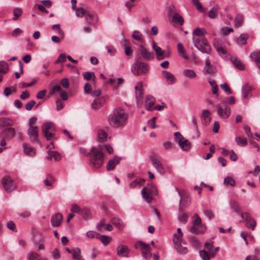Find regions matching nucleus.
Listing matches in <instances>:
<instances>
[{
	"instance_id": "nucleus-34",
	"label": "nucleus",
	"mask_w": 260,
	"mask_h": 260,
	"mask_svg": "<svg viewBox=\"0 0 260 260\" xmlns=\"http://www.w3.org/2000/svg\"><path fill=\"white\" fill-rule=\"evenodd\" d=\"M103 106V103L99 99H95L91 105V108L94 110H97Z\"/></svg>"
},
{
	"instance_id": "nucleus-51",
	"label": "nucleus",
	"mask_w": 260,
	"mask_h": 260,
	"mask_svg": "<svg viewBox=\"0 0 260 260\" xmlns=\"http://www.w3.org/2000/svg\"><path fill=\"white\" fill-rule=\"evenodd\" d=\"M200 256L203 260H210V257L209 253L205 250H202L199 252Z\"/></svg>"
},
{
	"instance_id": "nucleus-35",
	"label": "nucleus",
	"mask_w": 260,
	"mask_h": 260,
	"mask_svg": "<svg viewBox=\"0 0 260 260\" xmlns=\"http://www.w3.org/2000/svg\"><path fill=\"white\" fill-rule=\"evenodd\" d=\"M73 258L74 260H84L81 255V250L79 248H76L74 249Z\"/></svg>"
},
{
	"instance_id": "nucleus-10",
	"label": "nucleus",
	"mask_w": 260,
	"mask_h": 260,
	"mask_svg": "<svg viewBox=\"0 0 260 260\" xmlns=\"http://www.w3.org/2000/svg\"><path fill=\"white\" fill-rule=\"evenodd\" d=\"M218 116L222 119L228 118L231 115V109L221 102L216 105Z\"/></svg>"
},
{
	"instance_id": "nucleus-14",
	"label": "nucleus",
	"mask_w": 260,
	"mask_h": 260,
	"mask_svg": "<svg viewBox=\"0 0 260 260\" xmlns=\"http://www.w3.org/2000/svg\"><path fill=\"white\" fill-rule=\"evenodd\" d=\"M151 162L154 167L161 174H164L166 171L159 159L156 156L151 157Z\"/></svg>"
},
{
	"instance_id": "nucleus-2",
	"label": "nucleus",
	"mask_w": 260,
	"mask_h": 260,
	"mask_svg": "<svg viewBox=\"0 0 260 260\" xmlns=\"http://www.w3.org/2000/svg\"><path fill=\"white\" fill-rule=\"evenodd\" d=\"M207 34L204 28H196L192 32L194 46L202 53L210 54L211 48L204 35Z\"/></svg>"
},
{
	"instance_id": "nucleus-47",
	"label": "nucleus",
	"mask_w": 260,
	"mask_h": 260,
	"mask_svg": "<svg viewBox=\"0 0 260 260\" xmlns=\"http://www.w3.org/2000/svg\"><path fill=\"white\" fill-rule=\"evenodd\" d=\"M27 258L28 260H39V255L34 252L31 251L27 254Z\"/></svg>"
},
{
	"instance_id": "nucleus-39",
	"label": "nucleus",
	"mask_w": 260,
	"mask_h": 260,
	"mask_svg": "<svg viewBox=\"0 0 260 260\" xmlns=\"http://www.w3.org/2000/svg\"><path fill=\"white\" fill-rule=\"evenodd\" d=\"M173 242L175 248L181 245L182 242V234H175L174 235Z\"/></svg>"
},
{
	"instance_id": "nucleus-60",
	"label": "nucleus",
	"mask_w": 260,
	"mask_h": 260,
	"mask_svg": "<svg viewBox=\"0 0 260 260\" xmlns=\"http://www.w3.org/2000/svg\"><path fill=\"white\" fill-rule=\"evenodd\" d=\"M175 248L180 254H185L187 252V248L186 247H182L181 245L176 247Z\"/></svg>"
},
{
	"instance_id": "nucleus-61",
	"label": "nucleus",
	"mask_w": 260,
	"mask_h": 260,
	"mask_svg": "<svg viewBox=\"0 0 260 260\" xmlns=\"http://www.w3.org/2000/svg\"><path fill=\"white\" fill-rule=\"evenodd\" d=\"M244 129L245 131V134L247 135V137L249 138H252L253 137V135L251 133V129L250 127L246 125H245L244 126Z\"/></svg>"
},
{
	"instance_id": "nucleus-15",
	"label": "nucleus",
	"mask_w": 260,
	"mask_h": 260,
	"mask_svg": "<svg viewBox=\"0 0 260 260\" xmlns=\"http://www.w3.org/2000/svg\"><path fill=\"white\" fill-rule=\"evenodd\" d=\"M2 184L5 190L7 192H10L16 187V183L13 180H2Z\"/></svg>"
},
{
	"instance_id": "nucleus-63",
	"label": "nucleus",
	"mask_w": 260,
	"mask_h": 260,
	"mask_svg": "<svg viewBox=\"0 0 260 260\" xmlns=\"http://www.w3.org/2000/svg\"><path fill=\"white\" fill-rule=\"evenodd\" d=\"M7 227L9 229L13 231V232H16V228L15 223L12 221H9L7 223Z\"/></svg>"
},
{
	"instance_id": "nucleus-52",
	"label": "nucleus",
	"mask_w": 260,
	"mask_h": 260,
	"mask_svg": "<svg viewBox=\"0 0 260 260\" xmlns=\"http://www.w3.org/2000/svg\"><path fill=\"white\" fill-rule=\"evenodd\" d=\"M233 63L236 68L241 70H244V66L240 60L235 59L233 60Z\"/></svg>"
},
{
	"instance_id": "nucleus-44",
	"label": "nucleus",
	"mask_w": 260,
	"mask_h": 260,
	"mask_svg": "<svg viewBox=\"0 0 260 260\" xmlns=\"http://www.w3.org/2000/svg\"><path fill=\"white\" fill-rule=\"evenodd\" d=\"M99 239H100L102 243L105 246L107 245L111 240V237L106 235L100 236V238Z\"/></svg>"
},
{
	"instance_id": "nucleus-32",
	"label": "nucleus",
	"mask_w": 260,
	"mask_h": 260,
	"mask_svg": "<svg viewBox=\"0 0 260 260\" xmlns=\"http://www.w3.org/2000/svg\"><path fill=\"white\" fill-rule=\"evenodd\" d=\"M235 141L238 145L241 147H245L248 144L247 140L243 137L238 136L235 138Z\"/></svg>"
},
{
	"instance_id": "nucleus-12",
	"label": "nucleus",
	"mask_w": 260,
	"mask_h": 260,
	"mask_svg": "<svg viewBox=\"0 0 260 260\" xmlns=\"http://www.w3.org/2000/svg\"><path fill=\"white\" fill-rule=\"evenodd\" d=\"M138 52L144 60H150L154 58V55L153 52L148 51V50L142 45L140 46Z\"/></svg>"
},
{
	"instance_id": "nucleus-46",
	"label": "nucleus",
	"mask_w": 260,
	"mask_h": 260,
	"mask_svg": "<svg viewBox=\"0 0 260 260\" xmlns=\"http://www.w3.org/2000/svg\"><path fill=\"white\" fill-rule=\"evenodd\" d=\"M86 11L89 10H84L82 7L77 8L76 10V14L78 17H82L84 15L86 16Z\"/></svg>"
},
{
	"instance_id": "nucleus-42",
	"label": "nucleus",
	"mask_w": 260,
	"mask_h": 260,
	"mask_svg": "<svg viewBox=\"0 0 260 260\" xmlns=\"http://www.w3.org/2000/svg\"><path fill=\"white\" fill-rule=\"evenodd\" d=\"M219 9V7L212 8L209 12L208 16L210 18H215L217 16L218 11Z\"/></svg>"
},
{
	"instance_id": "nucleus-20",
	"label": "nucleus",
	"mask_w": 260,
	"mask_h": 260,
	"mask_svg": "<svg viewBox=\"0 0 260 260\" xmlns=\"http://www.w3.org/2000/svg\"><path fill=\"white\" fill-rule=\"evenodd\" d=\"M120 159L121 158L117 156H114L112 159L109 160L108 162L107 165V169L108 171L113 170L115 166L119 164Z\"/></svg>"
},
{
	"instance_id": "nucleus-25",
	"label": "nucleus",
	"mask_w": 260,
	"mask_h": 260,
	"mask_svg": "<svg viewBox=\"0 0 260 260\" xmlns=\"http://www.w3.org/2000/svg\"><path fill=\"white\" fill-rule=\"evenodd\" d=\"M46 158L48 160L53 159L55 161H58L60 159V155L56 151H48Z\"/></svg>"
},
{
	"instance_id": "nucleus-6",
	"label": "nucleus",
	"mask_w": 260,
	"mask_h": 260,
	"mask_svg": "<svg viewBox=\"0 0 260 260\" xmlns=\"http://www.w3.org/2000/svg\"><path fill=\"white\" fill-rule=\"evenodd\" d=\"M42 130L47 140H50L55 134L56 128L53 123L49 122L42 125Z\"/></svg>"
},
{
	"instance_id": "nucleus-43",
	"label": "nucleus",
	"mask_w": 260,
	"mask_h": 260,
	"mask_svg": "<svg viewBox=\"0 0 260 260\" xmlns=\"http://www.w3.org/2000/svg\"><path fill=\"white\" fill-rule=\"evenodd\" d=\"M231 207L234 210V211L239 214L241 212V209L239 207L238 203L235 201H231Z\"/></svg>"
},
{
	"instance_id": "nucleus-31",
	"label": "nucleus",
	"mask_w": 260,
	"mask_h": 260,
	"mask_svg": "<svg viewBox=\"0 0 260 260\" xmlns=\"http://www.w3.org/2000/svg\"><path fill=\"white\" fill-rule=\"evenodd\" d=\"M243 22V16L241 14H237L234 20L235 26L238 27H241L242 25Z\"/></svg>"
},
{
	"instance_id": "nucleus-3",
	"label": "nucleus",
	"mask_w": 260,
	"mask_h": 260,
	"mask_svg": "<svg viewBox=\"0 0 260 260\" xmlns=\"http://www.w3.org/2000/svg\"><path fill=\"white\" fill-rule=\"evenodd\" d=\"M128 116L123 109H115L113 114L109 116V124L114 127H118L123 125L127 120Z\"/></svg>"
},
{
	"instance_id": "nucleus-16",
	"label": "nucleus",
	"mask_w": 260,
	"mask_h": 260,
	"mask_svg": "<svg viewBox=\"0 0 260 260\" xmlns=\"http://www.w3.org/2000/svg\"><path fill=\"white\" fill-rule=\"evenodd\" d=\"M129 250L128 247L125 245H119L116 248L117 255L122 257H129Z\"/></svg>"
},
{
	"instance_id": "nucleus-56",
	"label": "nucleus",
	"mask_w": 260,
	"mask_h": 260,
	"mask_svg": "<svg viewBox=\"0 0 260 260\" xmlns=\"http://www.w3.org/2000/svg\"><path fill=\"white\" fill-rule=\"evenodd\" d=\"M204 214L206 217H207L209 219H211L214 217V214L212 210L208 209H205L204 210Z\"/></svg>"
},
{
	"instance_id": "nucleus-45",
	"label": "nucleus",
	"mask_w": 260,
	"mask_h": 260,
	"mask_svg": "<svg viewBox=\"0 0 260 260\" xmlns=\"http://www.w3.org/2000/svg\"><path fill=\"white\" fill-rule=\"evenodd\" d=\"M172 19L174 22L178 23L180 25H182L184 22L183 18L178 14H174Z\"/></svg>"
},
{
	"instance_id": "nucleus-19",
	"label": "nucleus",
	"mask_w": 260,
	"mask_h": 260,
	"mask_svg": "<svg viewBox=\"0 0 260 260\" xmlns=\"http://www.w3.org/2000/svg\"><path fill=\"white\" fill-rule=\"evenodd\" d=\"M16 132L14 127H10L4 129L1 133V135L6 138L12 139L15 135Z\"/></svg>"
},
{
	"instance_id": "nucleus-59",
	"label": "nucleus",
	"mask_w": 260,
	"mask_h": 260,
	"mask_svg": "<svg viewBox=\"0 0 260 260\" xmlns=\"http://www.w3.org/2000/svg\"><path fill=\"white\" fill-rule=\"evenodd\" d=\"M221 32L225 36L228 35L230 32L234 31L232 28H229L227 27H223L221 29Z\"/></svg>"
},
{
	"instance_id": "nucleus-36",
	"label": "nucleus",
	"mask_w": 260,
	"mask_h": 260,
	"mask_svg": "<svg viewBox=\"0 0 260 260\" xmlns=\"http://www.w3.org/2000/svg\"><path fill=\"white\" fill-rule=\"evenodd\" d=\"M23 147L24 149V152L27 155H32L35 154V150L33 148L29 145L26 144H23Z\"/></svg>"
},
{
	"instance_id": "nucleus-7",
	"label": "nucleus",
	"mask_w": 260,
	"mask_h": 260,
	"mask_svg": "<svg viewBox=\"0 0 260 260\" xmlns=\"http://www.w3.org/2000/svg\"><path fill=\"white\" fill-rule=\"evenodd\" d=\"M149 71L148 66L143 62H139L134 64L132 67V71L135 75L140 76L145 74Z\"/></svg>"
},
{
	"instance_id": "nucleus-37",
	"label": "nucleus",
	"mask_w": 260,
	"mask_h": 260,
	"mask_svg": "<svg viewBox=\"0 0 260 260\" xmlns=\"http://www.w3.org/2000/svg\"><path fill=\"white\" fill-rule=\"evenodd\" d=\"M177 49L178 53L180 55L182 56L185 59H188V56L185 54V49L181 43H178Z\"/></svg>"
},
{
	"instance_id": "nucleus-23",
	"label": "nucleus",
	"mask_w": 260,
	"mask_h": 260,
	"mask_svg": "<svg viewBox=\"0 0 260 260\" xmlns=\"http://www.w3.org/2000/svg\"><path fill=\"white\" fill-rule=\"evenodd\" d=\"M62 221V215L60 213H57L51 218V223L54 226L60 225Z\"/></svg>"
},
{
	"instance_id": "nucleus-30",
	"label": "nucleus",
	"mask_w": 260,
	"mask_h": 260,
	"mask_svg": "<svg viewBox=\"0 0 260 260\" xmlns=\"http://www.w3.org/2000/svg\"><path fill=\"white\" fill-rule=\"evenodd\" d=\"M250 58L253 59L256 66H260V51H254L250 53Z\"/></svg>"
},
{
	"instance_id": "nucleus-18",
	"label": "nucleus",
	"mask_w": 260,
	"mask_h": 260,
	"mask_svg": "<svg viewBox=\"0 0 260 260\" xmlns=\"http://www.w3.org/2000/svg\"><path fill=\"white\" fill-rule=\"evenodd\" d=\"M27 134L31 138V140L38 142V130L37 126H30L27 131Z\"/></svg>"
},
{
	"instance_id": "nucleus-54",
	"label": "nucleus",
	"mask_w": 260,
	"mask_h": 260,
	"mask_svg": "<svg viewBox=\"0 0 260 260\" xmlns=\"http://www.w3.org/2000/svg\"><path fill=\"white\" fill-rule=\"evenodd\" d=\"M250 91V87L247 85H245L242 87V91L243 93V98L246 99Z\"/></svg>"
},
{
	"instance_id": "nucleus-24",
	"label": "nucleus",
	"mask_w": 260,
	"mask_h": 260,
	"mask_svg": "<svg viewBox=\"0 0 260 260\" xmlns=\"http://www.w3.org/2000/svg\"><path fill=\"white\" fill-rule=\"evenodd\" d=\"M162 73L169 84H173L175 83L176 79L172 73L166 71H162Z\"/></svg>"
},
{
	"instance_id": "nucleus-40",
	"label": "nucleus",
	"mask_w": 260,
	"mask_h": 260,
	"mask_svg": "<svg viewBox=\"0 0 260 260\" xmlns=\"http://www.w3.org/2000/svg\"><path fill=\"white\" fill-rule=\"evenodd\" d=\"M183 75L187 78L192 79L196 77V73L192 70H185L183 72Z\"/></svg>"
},
{
	"instance_id": "nucleus-13",
	"label": "nucleus",
	"mask_w": 260,
	"mask_h": 260,
	"mask_svg": "<svg viewBox=\"0 0 260 260\" xmlns=\"http://www.w3.org/2000/svg\"><path fill=\"white\" fill-rule=\"evenodd\" d=\"M152 48L156 52L158 60H162L166 57H169L170 56V54L169 51L167 53H165V51L162 50L160 47L157 46L154 42L152 43Z\"/></svg>"
},
{
	"instance_id": "nucleus-26",
	"label": "nucleus",
	"mask_w": 260,
	"mask_h": 260,
	"mask_svg": "<svg viewBox=\"0 0 260 260\" xmlns=\"http://www.w3.org/2000/svg\"><path fill=\"white\" fill-rule=\"evenodd\" d=\"M9 70L8 64L7 62L0 61V82L2 81V74H6Z\"/></svg>"
},
{
	"instance_id": "nucleus-27",
	"label": "nucleus",
	"mask_w": 260,
	"mask_h": 260,
	"mask_svg": "<svg viewBox=\"0 0 260 260\" xmlns=\"http://www.w3.org/2000/svg\"><path fill=\"white\" fill-rule=\"evenodd\" d=\"M248 38L249 36L246 34H241L236 40L237 44L240 46L245 45Z\"/></svg>"
},
{
	"instance_id": "nucleus-4",
	"label": "nucleus",
	"mask_w": 260,
	"mask_h": 260,
	"mask_svg": "<svg viewBox=\"0 0 260 260\" xmlns=\"http://www.w3.org/2000/svg\"><path fill=\"white\" fill-rule=\"evenodd\" d=\"M193 218L192 226L191 228L190 231L194 234H199L203 233L206 230V227L202 223V219L197 213H196Z\"/></svg>"
},
{
	"instance_id": "nucleus-58",
	"label": "nucleus",
	"mask_w": 260,
	"mask_h": 260,
	"mask_svg": "<svg viewBox=\"0 0 260 260\" xmlns=\"http://www.w3.org/2000/svg\"><path fill=\"white\" fill-rule=\"evenodd\" d=\"M52 28L53 29H57L58 33L60 35V37L61 38H63V37H64V33H63L62 30L60 28V24H54L52 26Z\"/></svg>"
},
{
	"instance_id": "nucleus-22",
	"label": "nucleus",
	"mask_w": 260,
	"mask_h": 260,
	"mask_svg": "<svg viewBox=\"0 0 260 260\" xmlns=\"http://www.w3.org/2000/svg\"><path fill=\"white\" fill-rule=\"evenodd\" d=\"M155 103V99L150 95L146 96L145 100V108L148 111L152 110V107Z\"/></svg>"
},
{
	"instance_id": "nucleus-21",
	"label": "nucleus",
	"mask_w": 260,
	"mask_h": 260,
	"mask_svg": "<svg viewBox=\"0 0 260 260\" xmlns=\"http://www.w3.org/2000/svg\"><path fill=\"white\" fill-rule=\"evenodd\" d=\"M179 196H180V203L184 206H187L190 203L189 198V194L188 192H179Z\"/></svg>"
},
{
	"instance_id": "nucleus-55",
	"label": "nucleus",
	"mask_w": 260,
	"mask_h": 260,
	"mask_svg": "<svg viewBox=\"0 0 260 260\" xmlns=\"http://www.w3.org/2000/svg\"><path fill=\"white\" fill-rule=\"evenodd\" d=\"M111 222L116 227L120 229L122 227V223L120 219L113 218L111 219Z\"/></svg>"
},
{
	"instance_id": "nucleus-49",
	"label": "nucleus",
	"mask_w": 260,
	"mask_h": 260,
	"mask_svg": "<svg viewBox=\"0 0 260 260\" xmlns=\"http://www.w3.org/2000/svg\"><path fill=\"white\" fill-rule=\"evenodd\" d=\"M22 11L21 9L19 8H15L13 11L14 17L13 18V20H16L22 15Z\"/></svg>"
},
{
	"instance_id": "nucleus-41",
	"label": "nucleus",
	"mask_w": 260,
	"mask_h": 260,
	"mask_svg": "<svg viewBox=\"0 0 260 260\" xmlns=\"http://www.w3.org/2000/svg\"><path fill=\"white\" fill-rule=\"evenodd\" d=\"M83 76L86 80H90L92 78L93 80L95 81L96 79L94 72H86L83 73Z\"/></svg>"
},
{
	"instance_id": "nucleus-50",
	"label": "nucleus",
	"mask_w": 260,
	"mask_h": 260,
	"mask_svg": "<svg viewBox=\"0 0 260 260\" xmlns=\"http://www.w3.org/2000/svg\"><path fill=\"white\" fill-rule=\"evenodd\" d=\"M71 211L73 212L77 213L79 214H83V210L81 209L77 204H74L72 205Z\"/></svg>"
},
{
	"instance_id": "nucleus-53",
	"label": "nucleus",
	"mask_w": 260,
	"mask_h": 260,
	"mask_svg": "<svg viewBox=\"0 0 260 260\" xmlns=\"http://www.w3.org/2000/svg\"><path fill=\"white\" fill-rule=\"evenodd\" d=\"M86 236L89 238H96L99 239L100 238V234L94 231H89L86 233Z\"/></svg>"
},
{
	"instance_id": "nucleus-38",
	"label": "nucleus",
	"mask_w": 260,
	"mask_h": 260,
	"mask_svg": "<svg viewBox=\"0 0 260 260\" xmlns=\"http://www.w3.org/2000/svg\"><path fill=\"white\" fill-rule=\"evenodd\" d=\"M132 37L134 39L140 42H143L144 41L143 35L139 30H134Z\"/></svg>"
},
{
	"instance_id": "nucleus-9",
	"label": "nucleus",
	"mask_w": 260,
	"mask_h": 260,
	"mask_svg": "<svg viewBox=\"0 0 260 260\" xmlns=\"http://www.w3.org/2000/svg\"><path fill=\"white\" fill-rule=\"evenodd\" d=\"M156 192L155 186L151 183H148L147 186L143 188L141 191L143 198L148 203H150L151 199L150 194H154Z\"/></svg>"
},
{
	"instance_id": "nucleus-8",
	"label": "nucleus",
	"mask_w": 260,
	"mask_h": 260,
	"mask_svg": "<svg viewBox=\"0 0 260 260\" xmlns=\"http://www.w3.org/2000/svg\"><path fill=\"white\" fill-rule=\"evenodd\" d=\"M135 248H140L142 251V256L145 259H149L152 256L150 244H147L142 241H138L135 243Z\"/></svg>"
},
{
	"instance_id": "nucleus-17",
	"label": "nucleus",
	"mask_w": 260,
	"mask_h": 260,
	"mask_svg": "<svg viewBox=\"0 0 260 260\" xmlns=\"http://www.w3.org/2000/svg\"><path fill=\"white\" fill-rule=\"evenodd\" d=\"M85 20L89 25H94L97 23L98 17L95 13L89 11H86Z\"/></svg>"
},
{
	"instance_id": "nucleus-28",
	"label": "nucleus",
	"mask_w": 260,
	"mask_h": 260,
	"mask_svg": "<svg viewBox=\"0 0 260 260\" xmlns=\"http://www.w3.org/2000/svg\"><path fill=\"white\" fill-rule=\"evenodd\" d=\"M14 124V121L9 118L1 117L0 126H12Z\"/></svg>"
},
{
	"instance_id": "nucleus-62",
	"label": "nucleus",
	"mask_w": 260,
	"mask_h": 260,
	"mask_svg": "<svg viewBox=\"0 0 260 260\" xmlns=\"http://www.w3.org/2000/svg\"><path fill=\"white\" fill-rule=\"evenodd\" d=\"M193 5L196 6L198 11L201 12L205 11V9L203 8L202 4L199 1H193Z\"/></svg>"
},
{
	"instance_id": "nucleus-33",
	"label": "nucleus",
	"mask_w": 260,
	"mask_h": 260,
	"mask_svg": "<svg viewBox=\"0 0 260 260\" xmlns=\"http://www.w3.org/2000/svg\"><path fill=\"white\" fill-rule=\"evenodd\" d=\"M210 113L207 110L202 111V116L204 118L203 122L205 124H208L211 121V118L210 117Z\"/></svg>"
},
{
	"instance_id": "nucleus-5",
	"label": "nucleus",
	"mask_w": 260,
	"mask_h": 260,
	"mask_svg": "<svg viewBox=\"0 0 260 260\" xmlns=\"http://www.w3.org/2000/svg\"><path fill=\"white\" fill-rule=\"evenodd\" d=\"M175 140L183 151H188L191 148V143L181 134L180 132L174 134Z\"/></svg>"
},
{
	"instance_id": "nucleus-57",
	"label": "nucleus",
	"mask_w": 260,
	"mask_h": 260,
	"mask_svg": "<svg viewBox=\"0 0 260 260\" xmlns=\"http://www.w3.org/2000/svg\"><path fill=\"white\" fill-rule=\"evenodd\" d=\"M220 87L227 94H231L232 93V91L227 83H224L221 84Z\"/></svg>"
},
{
	"instance_id": "nucleus-29",
	"label": "nucleus",
	"mask_w": 260,
	"mask_h": 260,
	"mask_svg": "<svg viewBox=\"0 0 260 260\" xmlns=\"http://www.w3.org/2000/svg\"><path fill=\"white\" fill-rule=\"evenodd\" d=\"M108 134L103 129H100L98 132V139L100 142H105L107 141Z\"/></svg>"
},
{
	"instance_id": "nucleus-1",
	"label": "nucleus",
	"mask_w": 260,
	"mask_h": 260,
	"mask_svg": "<svg viewBox=\"0 0 260 260\" xmlns=\"http://www.w3.org/2000/svg\"><path fill=\"white\" fill-rule=\"evenodd\" d=\"M106 152L109 154L113 153V149L110 145L99 144L97 147H92L88 154L90 165L95 168H100L104 162L103 154Z\"/></svg>"
},
{
	"instance_id": "nucleus-64",
	"label": "nucleus",
	"mask_w": 260,
	"mask_h": 260,
	"mask_svg": "<svg viewBox=\"0 0 260 260\" xmlns=\"http://www.w3.org/2000/svg\"><path fill=\"white\" fill-rule=\"evenodd\" d=\"M60 83L63 87L66 89L68 88L70 85L68 79L67 78H63L61 80Z\"/></svg>"
},
{
	"instance_id": "nucleus-11",
	"label": "nucleus",
	"mask_w": 260,
	"mask_h": 260,
	"mask_svg": "<svg viewBox=\"0 0 260 260\" xmlns=\"http://www.w3.org/2000/svg\"><path fill=\"white\" fill-rule=\"evenodd\" d=\"M240 216L242 219L241 222L245 221L247 228L254 230L256 224V221L248 212H242Z\"/></svg>"
},
{
	"instance_id": "nucleus-48",
	"label": "nucleus",
	"mask_w": 260,
	"mask_h": 260,
	"mask_svg": "<svg viewBox=\"0 0 260 260\" xmlns=\"http://www.w3.org/2000/svg\"><path fill=\"white\" fill-rule=\"evenodd\" d=\"M223 104L228 105V104L230 105H233L235 103V98L234 96H231L229 98H225L223 99L221 102Z\"/></svg>"
}]
</instances>
